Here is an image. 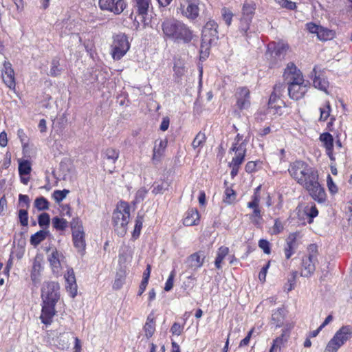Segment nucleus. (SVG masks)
Instances as JSON below:
<instances>
[{
  "label": "nucleus",
  "instance_id": "obj_1",
  "mask_svg": "<svg viewBox=\"0 0 352 352\" xmlns=\"http://www.w3.org/2000/svg\"><path fill=\"white\" fill-rule=\"evenodd\" d=\"M166 39L176 43H188L193 38L191 29L184 23L175 19H166L161 25Z\"/></svg>",
  "mask_w": 352,
  "mask_h": 352
},
{
  "label": "nucleus",
  "instance_id": "obj_2",
  "mask_svg": "<svg viewBox=\"0 0 352 352\" xmlns=\"http://www.w3.org/2000/svg\"><path fill=\"white\" fill-rule=\"evenodd\" d=\"M288 172L290 176L303 188L318 176V171L307 163L296 160L291 163Z\"/></svg>",
  "mask_w": 352,
  "mask_h": 352
},
{
  "label": "nucleus",
  "instance_id": "obj_3",
  "mask_svg": "<svg viewBox=\"0 0 352 352\" xmlns=\"http://www.w3.org/2000/svg\"><path fill=\"white\" fill-rule=\"evenodd\" d=\"M130 219V206L127 202L120 201L112 214L114 230L118 236H123L127 230Z\"/></svg>",
  "mask_w": 352,
  "mask_h": 352
},
{
  "label": "nucleus",
  "instance_id": "obj_4",
  "mask_svg": "<svg viewBox=\"0 0 352 352\" xmlns=\"http://www.w3.org/2000/svg\"><path fill=\"white\" fill-rule=\"evenodd\" d=\"M352 338V325L342 326L327 344L324 352H337Z\"/></svg>",
  "mask_w": 352,
  "mask_h": 352
},
{
  "label": "nucleus",
  "instance_id": "obj_5",
  "mask_svg": "<svg viewBox=\"0 0 352 352\" xmlns=\"http://www.w3.org/2000/svg\"><path fill=\"white\" fill-rule=\"evenodd\" d=\"M256 4L254 2L245 1L242 6L241 15L239 19V30L243 36H248V30L255 14Z\"/></svg>",
  "mask_w": 352,
  "mask_h": 352
},
{
  "label": "nucleus",
  "instance_id": "obj_6",
  "mask_svg": "<svg viewBox=\"0 0 352 352\" xmlns=\"http://www.w3.org/2000/svg\"><path fill=\"white\" fill-rule=\"evenodd\" d=\"M317 247L311 244L308 248V254L302 257L301 276L309 277L311 276L316 270V263L318 261Z\"/></svg>",
  "mask_w": 352,
  "mask_h": 352
},
{
  "label": "nucleus",
  "instance_id": "obj_7",
  "mask_svg": "<svg viewBox=\"0 0 352 352\" xmlns=\"http://www.w3.org/2000/svg\"><path fill=\"white\" fill-rule=\"evenodd\" d=\"M71 228L74 247L82 255L85 250L86 243L85 233L81 221L78 219H74L71 222Z\"/></svg>",
  "mask_w": 352,
  "mask_h": 352
},
{
  "label": "nucleus",
  "instance_id": "obj_8",
  "mask_svg": "<svg viewBox=\"0 0 352 352\" xmlns=\"http://www.w3.org/2000/svg\"><path fill=\"white\" fill-rule=\"evenodd\" d=\"M130 43L124 34H118L113 36L111 45V56L114 60L121 59L129 51Z\"/></svg>",
  "mask_w": 352,
  "mask_h": 352
},
{
  "label": "nucleus",
  "instance_id": "obj_9",
  "mask_svg": "<svg viewBox=\"0 0 352 352\" xmlns=\"http://www.w3.org/2000/svg\"><path fill=\"white\" fill-rule=\"evenodd\" d=\"M199 0H181L177 12L192 21L196 20L199 15Z\"/></svg>",
  "mask_w": 352,
  "mask_h": 352
},
{
  "label": "nucleus",
  "instance_id": "obj_10",
  "mask_svg": "<svg viewBox=\"0 0 352 352\" xmlns=\"http://www.w3.org/2000/svg\"><path fill=\"white\" fill-rule=\"evenodd\" d=\"M47 260L50 264L53 274L56 276H60L62 270L67 266V259L63 252L56 248L51 250L47 256Z\"/></svg>",
  "mask_w": 352,
  "mask_h": 352
},
{
  "label": "nucleus",
  "instance_id": "obj_11",
  "mask_svg": "<svg viewBox=\"0 0 352 352\" xmlns=\"http://www.w3.org/2000/svg\"><path fill=\"white\" fill-rule=\"evenodd\" d=\"M60 285L57 282H45L41 288V298L43 302H56L60 298Z\"/></svg>",
  "mask_w": 352,
  "mask_h": 352
},
{
  "label": "nucleus",
  "instance_id": "obj_12",
  "mask_svg": "<svg viewBox=\"0 0 352 352\" xmlns=\"http://www.w3.org/2000/svg\"><path fill=\"white\" fill-rule=\"evenodd\" d=\"M217 28L218 25L214 21H208L202 30L201 41L206 44L216 43L219 38Z\"/></svg>",
  "mask_w": 352,
  "mask_h": 352
},
{
  "label": "nucleus",
  "instance_id": "obj_13",
  "mask_svg": "<svg viewBox=\"0 0 352 352\" xmlns=\"http://www.w3.org/2000/svg\"><path fill=\"white\" fill-rule=\"evenodd\" d=\"M98 6L100 10L118 15L124 10L126 3L124 0H98Z\"/></svg>",
  "mask_w": 352,
  "mask_h": 352
},
{
  "label": "nucleus",
  "instance_id": "obj_14",
  "mask_svg": "<svg viewBox=\"0 0 352 352\" xmlns=\"http://www.w3.org/2000/svg\"><path fill=\"white\" fill-rule=\"evenodd\" d=\"M311 197L319 203H322L326 199V193L324 188L318 182V176L304 187Z\"/></svg>",
  "mask_w": 352,
  "mask_h": 352
},
{
  "label": "nucleus",
  "instance_id": "obj_15",
  "mask_svg": "<svg viewBox=\"0 0 352 352\" xmlns=\"http://www.w3.org/2000/svg\"><path fill=\"white\" fill-rule=\"evenodd\" d=\"M309 82L302 79V82L295 81L289 84L287 90L291 98L298 100L302 98L309 88Z\"/></svg>",
  "mask_w": 352,
  "mask_h": 352
},
{
  "label": "nucleus",
  "instance_id": "obj_16",
  "mask_svg": "<svg viewBox=\"0 0 352 352\" xmlns=\"http://www.w3.org/2000/svg\"><path fill=\"white\" fill-rule=\"evenodd\" d=\"M260 202H258V198L254 197V201H250L247 204V207L252 210V212L248 214L250 221L257 228H261L263 223V218L261 210L259 207Z\"/></svg>",
  "mask_w": 352,
  "mask_h": 352
},
{
  "label": "nucleus",
  "instance_id": "obj_17",
  "mask_svg": "<svg viewBox=\"0 0 352 352\" xmlns=\"http://www.w3.org/2000/svg\"><path fill=\"white\" fill-rule=\"evenodd\" d=\"M234 96L236 104L240 110L247 109L250 107V91L248 87L237 88Z\"/></svg>",
  "mask_w": 352,
  "mask_h": 352
},
{
  "label": "nucleus",
  "instance_id": "obj_18",
  "mask_svg": "<svg viewBox=\"0 0 352 352\" xmlns=\"http://www.w3.org/2000/svg\"><path fill=\"white\" fill-rule=\"evenodd\" d=\"M56 302L42 301V309L40 319L43 324L49 325L52 323L53 317L56 314Z\"/></svg>",
  "mask_w": 352,
  "mask_h": 352
},
{
  "label": "nucleus",
  "instance_id": "obj_19",
  "mask_svg": "<svg viewBox=\"0 0 352 352\" xmlns=\"http://www.w3.org/2000/svg\"><path fill=\"white\" fill-rule=\"evenodd\" d=\"M283 76L288 84L298 80V82H302V79H303L301 72L293 63L287 64V67L285 69Z\"/></svg>",
  "mask_w": 352,
  "mask_h": 352
},
{
  "label": "nucleus",
  "instance_id": "obj_20",
  "mask_svg": "<svg viewBox=\"0 0 352 352\" xmlns=\"http://www.w3.org/2000/svg\"><path fill=\"white\" fill-rule=\"evenodd\" d=\"M2 78L4 83L10 89H14L15 88L14 72L10 62L5 61L3 63Z\"/></svg>",
  "mask_w": 352,
  "mask_h": 352
},
{
  "label": "nucleus",
  "instance_id": "obj_21",
  "mask_svg": "<svg viewBox=\"0 0 352 352\" xmlns=\"http://www.w3.org/2000/svg\"><path fill=\"white\" fill-rule=\"evenodd\" d=\"M64 278L66 282L65 287L67 292H69L72 298H74L77 294L78 287L74 272L72 268L67 269V273L64 275Z\"/></svg>",
  "mask_w": 352,
  "mask_h": 352
},
{
  "label": "nucleus",
  "instance_id": "obj_22",
  "mask_svg": "<svg viewBox=\"0 0 352 352\" xmlns=\"http://www.w3.org/2000/svg\"><path fill=\"white\" fill-rule=\"evenodd\" d=\"M313 73L314 74V78L313 80L314 87L324 91L326 94H329L328 89L329 87V82L327 79L322 74H317L316 67H314L313 69Z\"/></svg>",
  "mask_w": 352,
  "mask_h": 352
},
{
  "label": "nucleus",
  "instance_id": "obj_23",
  "mask_svg": "<svg viewBox=\"0 0 352 352\" xmlns=\"http://www.w3.org/2000/svg\"><path fill=\"white\" fill-rule=\"evenodd\" d=\"M320 140L325 148L326 153L330 158L331 161H335V157L333 153V138L332 135L328 132L323 133L320 135Z\"/></svg>",
  "mask_w": 352,
  "mask_h": 352
},
{
  "label": "nucleus",
  "instance_id": "obj_24",
  "mask_svg": "<svg viewBox=\"0 0 352 352\" xmlns=\"http://www.w3.org/2000/svg\"><path fill=\"white\" fill-rule=\"evenodd\" d=\"M205 257L206 256L204 252L199 251L192 254L187 258L188 267L192 269L193 270H196L200 268L204 264Z\"/></svg>",
  "mask_w": 352,
  "mask_h": 352
},
{
  "label": "nucleus",
  "instance_id": "obj_25",
  "mask_svg": "<svg viewBox=\"0 0 352 352\" xmlns=\"http://www.w3.org/2000/svg\"><path fill=\"white\" fill-rule=\"evenodd\" d=\"M231 150L235 152V157H234L230 163L232 164L241 165L245 158L246 149L243 143L239 144H232Z\"/></svg>",
  "mask_w": 352,
  "mask_h": 352
},
{
  "label": "nucleus",
  "instance_id": "obj_26",
  "mask_svg": "<svg viewBox=\"0 0 352 352\" xmlns=\"http://www.w3.org/2000/svg\"><path fill=\"white\" fill-rule=\"evenodd\" d=\"M70 336L71 333L69 332H60L58 336L52 338L53 344L60 349H67L69 346Z\"/></svg>",
  "mask_w": 352,
  "mask_h": 352
},
{
  "label": "nucleus",
  "instance_id": "obj_27",
  "mask_svg": "<svg viewBox=\"0 0 352 352\" xmlns=\"http://www.w3.org/2000/svg\"><path fill=\"white\" fill-rule=\"evenodd\" d=\"M143 329L147 339L153 336L155 331V316L153 311L148 315Z\"/></svg>",
  "mask_w": 352,
  "mask_h": 352
},
{
  "label": "nucleus",
  "instance_id": "obj_28",
  "mask_svg": "<svg viewBox=\"0 0 352 352\" xmlns=\"http://www.w3.org/2000/svg\"><path fill=\"white\" fill-rule=\"evenodd\" d=\"M166 146L167 141L166 140H157L155 142L152 157V160L154 162L160 161L161 157L164 153Z\"/></svg>",
  "mask_w": 352,
  "mask_h": 352
},
{
  "label": "nucleus",
  "instance_id": "obj_29",
  "mask_svg": "<svg viewBox=\"0 0 352 352\" xmlns=\"http://www.w3.org/2000/svg\"><path fill=\"white\" fill-rule=\"evenodd\" d=\"M268 50H272V53L274 54L276 56H283L285 55L289 45L284 42H273L268 45Z\"/></svg>",
  "mask_w": 352,
  "mask_h": 352
},
{
  "label": "nucleus",
  "instance_id": "obj_30",
  "mask_svg": "<svg viewBox=\"0 0 352 352\" xmlns=\"http://www.w3.org/2000/svg\"><path fill=\"white\" fill-rule=\"evenodd\" d=\"M199 221V213L195 208H190L186 212L184 219V225L192 226L197 225Z\"/></svg>",
  "mask_w": 352,
  "mask_h": 352
},
{
  "label": "nucleus",
  "instance_id": "obj_31",
  "mask_svg": "<svg viewBox=\"0 0 352 352\" xmlns=\"http://www.w3.org/2000/svg\"><path fill=\"white\" fill-rule=\"evenodd\" d=\"M43 269V267L41 265L40 259H38V258H35L33 261L30 275L31 280H32L34 284H36L40 282L41 272Z\"/></svg>",
  "mask_w": 352,
  "mask_h": 352
},
{
  "label": "nucleus",
  "instance_id": "obj_32",
  "mask_svg": "<svg viewBox=\"0 0 352 352\" xmlns=\"http://www.w3.org/2000/svg\"><path fill=\"white\" fill-rule=\"evenodd\" d=\"M133 251L129 245H123L119 252L118 262L120 265L130 263L132 260Z\"/></svg>",
  "mask_w": 352,
  "mask_h": 352
},
{
  "label": "nucleus",
  "instance_id": "obj_33",
  "mask_svg": "<svg viewBox=\"0 0 352 352\" xmlns=\"http://www.w3.org/2000/svg\"><path fill=\"white\" fill-rule=\"evenodd\" d=\"M283 103V101L280 99L279 95H276V92H272L269 99V108L274 109L275 113H279V110L281 108V104Z\"/></svg>",
  "mask_w": 352,
  "mask_h": 352
},
{
  "label": "nucleus",
  "instance_id": "obj_34",
  "mask_svg": "<svg viewBox=\"0 0 352 352\" xmlns=\"http://www.w3.org/2000/svg\"><path fill=\"white\" fill-rule=\"evenodd\" d=\"M284 309L283 308H278L274 311L272 314V322L276 327H280L284 320Z\"/></svg>",
  "mask_w": 352,
  "mask_h": 352
},
{
  "label": "nucleus",
  "instance_id": "obj_35",
  "mask_svg": "<svg viewBox=\"0 0 352 352\" xmlns=\"http://www.w3.org/2000/svg\"><path fill=\"white\" fill-rule=\"evenodd\" d=\"M334 36L335 32L333 30H329L328 28H325L322 26H321L320 28H319V32L317 35L318 38L322 41L331 40L332 38H334Z\"/></svg>",
  "mask_w": 352,
  "mask_h": 352
},
{
  "label": "nucleus",
  "instance_id": "obj_36",
  "mask_svg": "<svg viewBox=\"0 0 352 352\" xmlns=\"http://www.w3.org/2000/svg\"><path fill=\"white\" fill-rule=\"evenodd\" d=\"M228 253L229 248L228 247L221 246L218 249L217 257L214 261V265L217 268H221V263L225 257L228 254Z\"/></svg>",
  "mask_w": 352,
  "mask_h": 352
},
{
  "label": "nucleus",
  "instance_id": "obj_37",
  "mask_svg": "<svg viewBox=\"0 0 352 352\" xmlns=\"http://www.w3.org/2000/svg\"><path fill=\"white\" fill-rule=\"evenodd\" d=\"M119 155V151L113 148H108L104 152V159L113 164L118 160Z\"/></svg>",
  "mask_w": 352,
  "mask_h": 352
},
{
  "label": "nucleus",
  "instance_id": "obj_38",
  "mask_svg": "<svg viewBox=\"0 0 352 352\" xmlns=\"http://www.w3.org/2000/svg\"><path fill=\"white\" fill-rule=\"evenodd\" d=\"M170 182L168 181H162L160 183L155 182L153 185L152 192L154 195L162 194L168 190Z\"/></svg>",
  "mask_w": 352,
  "mask_h": 352
},
{
  "label": "nucleus",
  "instance_id": "obj_39",
  "mask_svg": "<svg viewBox=\"0 0 352 352\" xmlns=\"http://www.w3.org/2000/svg\"><path fill=\"white\" fill-rule=\"evenodd\" d=\"M150 0H136V8L138 14L144 17L147 14Z\"/></svg>",
  "mask_w": 352,
  "mask_h": 352
},
{
  "label": "nucleus",
  "instance_id": "obj_40",
  "mask_svg": "<svg viewBox=\"0 0 352 352\" xmlns=\"http://www.w3.org/2000/svg\"><path fill=\"white\" fill-rule=\"evenodd\" d=\"M52 223L53 228L58 231H64L68 226L67 221L58 217H54Z\"/></svg>",
  "mask_w": 352,
  "mask_h": 352
},
{
  "label": "nucleus",
  "instance_id": "obj_41",
  "mask_svg": "<svg viewBox=\"0 0 352 352\" xmlns=\"http://www.w3.org/2000/svg\"><path fill=\"white\" fill-rule=\"evenodd\" d=\"M47 232L45 230H40L31 236L30 243L34 246H37L47 237Z\"/></svg>",
  "mask_w": 352,
  "mask_h": 352
},
{
  "label": "nucleus",
  "instance_id": "obj_42",
  "mask_svg": "<svg viewBox=\"0 0 352 352\" xmlns=\"http://www.w3.org/2000/svg\"><path fill=\"white\" fill-rule=\"evenodd\" d=\"M173 71L175 78L177 79L182 78V77L184 76L186 72L184 63L181 60L176 61L174 65Z\"/></svg>",
  "mask_w": 352,
  "mask_h": 352
},
{
  "label": "nucleus",
  "instance_id": "obj_43",
  "mask_svg": "<svg viewBox=\"0 0 352 352\" xmlns=\"http://www.w3.org/2000/svg\"><path fill=\"white\" fill-rule=\"evenodd\" d=\"M32 170L31 164L28 160H21L19 162V173L20 176L28 175Z\"/></svg>",
  "mask_w": 352,
  "mask_h": 352
},
{
  "label": "nucleus",
  "instance_id": "obj_44",
  "mask_svg": "<svg viewBox=\"0 0 352 352\" xmlns=\"http://www.w3.org/2000/svg\"><path fill=\"white\" fill-rule=\"evenodd\" d=\"M331 105L329 101H326L325 103L320 107V118L319 121L324 122L327 120V118L330 116L331 112Z\"/></svg>",
  "mask_w": 352,
  "mask_h": 352
},
{
  "label": "nucleus",
  "instance_id": "obj_45",
  "mask_svg": "<svg viewBox=\"0 0 352 352\" xmlns=\"http://www.w3.org/2000/svg\"><path fill=\"white\" fill-rule=\"evenodd\" d=\"M236 193L231 188L227 187L224 192L223 201L228 204H232L236 199Z\"/></svg>",
  "mask_w": 352,
  "mask_h": 352
},
{
  "label": "nucleus",
  "instance_id": "obj_46",
  "mask_svg": "<svg viewBox=\"0 0 352 352\" xmlns=\"http://www.w3.org/2000/svg\"><path fill=\"white\" fill-rule=\"evenodd\" d=\"M206 141V135L204 133L199 132L197 134L192 142V146L194 149L202 147Z\"/></svg>",
  "mask_w": 352,
  "mask_h": 352
},
{
  "label": "nucleus",
  "instance_id": "obj_47",
  "mask_svg": "<svg viewBox=\"0 0 352 352\" xmlns=\"http://www.w3.org/2000/svg\"><path fill=\"white\" fill-rule=\"evenodd\" d=\"M34 206L38 210H45L49 208V201L43 197L36 198L34 201Z\"/></svg>",
  "mask_w": 352,
  "mask_h": 352
},
{
  "label": "nucleus",
  "instance_id": "obj_48",
  "mask_svg": "<svg viewBox=\"0 0 352 352\" xmlns=\"http://www.w3.org/2000/svg\"><path fill=\"white\" fill-rule=\"evenodd\" d=\"M69 192V190L66 189H64L63 190H57L53 192L52 197L56 202L59 203L66 197Z\"/></svg>",
  "mask_w": 352,
  "mask_h": 352
},
{
  "label": "nucleus",
  "instance_id": "obj_49",
  "mask_svg": "<svg viewBox=\"0 0 352 352\" xmlns=\"http://www.w3.org/2000/svg\"><path fill=\"white\" fill-rule=\"evenodd\" d=\"M59 60L54 58L52 61L50 75L52 76H57L60 74L61 69L59 68Z\"/></svg>",
  "mask_w": 352,
  "mask_h": 352
},
{
  "label": "nucleus",
  "instance_id": "obj_50",
  "mask_svg": "<svg viewBox=\"0 0 352 352\" xmlns=\"http://www.w3.org/2000/svg\"><path fill=\"white\" fill-rule=\"evenodd\" d=\"M38 222L39 226L41 228L48 226L50 223V217L49 214L45 212L41 214L38 216Z\"/></svg>",
  "mask_w": 352,
  "mask_h": 352
},
{
  "label": "nucleus",
  "instance_id": "obj_51",
  "mask_svg": "<svg viewBox=\"0 0 352 352\" xmlns=\"http://www.w3.org/2000/svg\"><path fill=\"white\" fill-rule=\"evenodd\" d=\"M298 232L291 233L286 239V245L290 246L294 249L296 248V239L298 236Z\"/></svg>",
  "mask_w": 352,
  "mask_h": 352
},
{
  "label": "nucleus",
  "instance_id": "obj_52",
  "mask_svg": "<svg viewBox=\"0 0 352 352\" xmlns=\"http://www.w3.org/2000/svg\"><path fill=\"white\" fill-rule=\"evenodd\" d=\"M175 276V270H173L170 272L168 279L165 283L164 290L166 292L170 291L173 287L174 278Z\"/></svg>",
  "mask_w": 352,
  "mask_h": 352
},
{
  "label": "nucleus",
  "instance_id": "obj_53",
  "mask_svg": "<svg viewBox=\"0 0 352 352\" xmlns=\"http://www.w3.org/2000/svg\"><path fill=\"white\" fill-rule=\"evenodd\" d=\"M221 14H222L223 19L225 21L226 23L228 25H230L232 21V17H233L232 12L230 10H229L228 9L224 8L221 10Z\"/></svg>",
  "mask_w": 352,
  "mask_h": 352
},
{
  "label": "nucleus",
  "instance_id": "obj_54",
  "mask_svg": "<svg viewBox=\"0 0 352 352\" xmlns=\"http://www.w3.org/2000/svg\"><path fill=\"white\" fill-rule=\"evenodd\" d=\"M125 276L122 274H117L113 287L115 289H120L124 283Z\"/></svg>",
  "mask_w": 352,
  "mask_h": 352
},
{
  "label": "nucleus",
  "instance_id": "obj_55",
  "mask_svg": "<svg viewBox=\"0 0 352 352\" xmlns=\"http://www.w3.org/2000/svg\"><path fill=\"white\" fill-rule=\"evenodd\" d=\"M19 219L21 224L23 226H26L28 224V213L25 209H20L19 211Z\"/></svg>",
  "mask_w": 352,
  "mask_h": 352
},
{
  "label": "nucleus",
  "instance_id": "obj_56",
  "mask_svg": "<svg viewBox=\"0 0 352 352\" xmlns=\"http://www.w3.org/2000/svg\"><path fill=\"white\" fill-rule=\"evenodd\" d=\"M211 44H206L201 41L200 47V59L205 60L209 55V45Z\"/></svg>",
  "mask_w": 352,
  "mask_h": 352
},
{
  "label": "nucleus",
  "instance_id": "obj_57",
  "mask_svg": "<svg viewBox=\"0 0 352 352\" xmlns=\"http://www.w3.org/2000/svg\"><path fill=\"white\" fill-rule=\"evenodd\" d=\"M184 326L178 322H174L170 327V331L173 336H180L183 331Z\"/></svg>",
  "mask_w": 352,
  "mask_h": 352
},
{
  "label": "nucleus",
  "instance_id": "obj_58",
  "mask_svg": "<svg viewBox=\"0 0 352 352\" xmlns=\"http://www.w3.org/2000/svg\"><path fill=\"white\" fill-rule=\"evenodd\" d=\"M147 192L148 190L145 188H141L139 189L135 193V203H140L143 201Z\"/></svg>",
  "mask_w": 352,
  "mask_h": 352
},
{
  "label": "nucleus",
  "instance_id": "obj_59",
  "mask_svg": "<svg viewBox=\"0 0 352 352\" xmlns=\"http://www.w3.org/2000/svg\"><path fill=\"white\" fill-rule=\"evenodd\" d=\"M283 230V225L281 221L276 219L274 221V224L272 228V234H278Z\"/></svg>",
  "mask_w": 352,
  "mask_h": 352
},
{
  "label": "nucleus",
  "instance_id": "obj_60",
  "mask_svg": "<svg viewBox=\"0 0 352 352\" xmlns=\"http://www.w3.org/2000/svg\"><path fill=\"white\" fill-rule=\"evenodd\" d=\"M283 342V336L282 335L281 336L276 338L274 340L273 344L271 346L269 352H274L277 349H280Z\"/></svg>",
  "mask_w": 352,
  "mask_h": 352
},
{
  "label": "nucleus",
  "instance_id": "obj_61",
  "mask_svg": "<svg viewBox=\"0 0 352 352\" xmlns=\"http://www.w3.org/2000/svg\"><path fill=\"white\" fill-rule=\"evenodd\" d=\"M258 246L263 250L264 253L267 254L270 253V244L268 241L265 239H260L258 241Z\"/></svg>",
  "mask_w": 352,
  "mask_h": 352
},
{
  "label": "nucleus",
  "instance_id": "obj_62",
  "mask_svg": "<svg viewBox=\"0 0 352 352\" xmlns=\"http://www.w3.org/2000/svg\"><path fill=\"white\" fill-rule=\"evenodd\" d=\"M327 183L329 190L331 193H336L338 192V188L336 185L334 184L333 179L329 175H328L327 176Z\"/></svg>",
  "mask_w": 352,
  "mask_h": 352
},
{
  "label": "nucleus",
  "instance_id": "obj_63",
  "mask_svg": "<svg viewBox=\"0 0 352 352\" xmlns=\"http://www.w3.org/2000/svg\"><path fill=\"white\" fill-rule=\"evenodd\" d=\"M321 26L317 25L316 24L314 23H307L306 24L307 30L311 34H316L318 35L319 32V28H320Z\"/></svg>",
  "mask_w": 352,
  "mask_h": 352
},
{
  "label": "nucleus",
  "instance_id": "obj_64",
  "mask_svg": "<svg viewBox=\"0 0 352 352\" xmlns=\"http://www.w3.org/2000/svg\"><path fill=\"white\" fill-rule=\"evenodd\" d=\"M305 212L307 214V216H309L311 219L317 217L318 214V210L316 208V206H313L309 208H307Z\"/></svg>",
  "mask_w": 352,
  "mask_h": 352
}]
</instances>
